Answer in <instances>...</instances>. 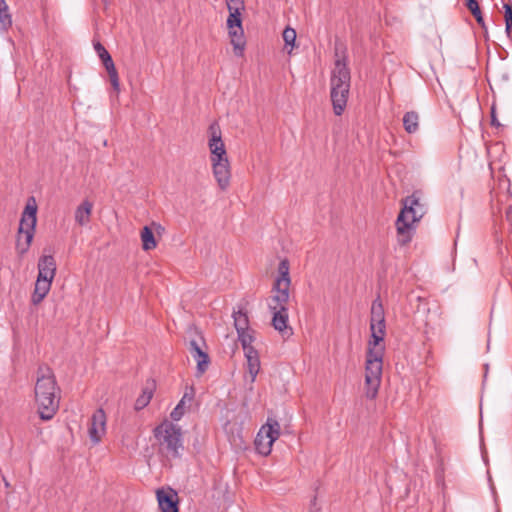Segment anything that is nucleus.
I'll use <instances>...</instances> for the list:
<instances>
[{
	"instance_id": "0eeeda50",
	"label": "nucleus",
	"mask_w": 512,
	"mask_h": 512,
	"mask_svg": "<svg viewBox=\"0 0 512 512\" xmlns=\"http://www.w3.org/2000/svg\"><path fill=\"white\" fill-rule=\"evenodd\" d=\"M31 200L32 204L30 202L27 203L19 223L16 240V250L19 255H23L28 251L34 237L37 206L34 198H31Z\"/></svg>"
},
{
	"instance_id": "c756f323",
	"label": "nucleus",
	"mask_w": 512,
	"mask_h": 512,
	"mask_svg": "<svg viewBox=\"0 0 512 512\" xmlns=\"http://www.w3.org/2000/svg\"><path fill=\"white\" fill-rule=\"evenodd\" d=\"M504 9H505L504 18H505V26H506L505 30H506L507 34L510 35L511 31H512V6L509 4H505Z\"/></svg>"
},
{
	"instance_id": "f257e3e1",
	"label": "nucleus",
	"mask_w": 512,
	"mask_h": 512,
	"mask_svg": "<svg viewBox=\"0 0 512 512\" xmlns=\"http://www.w3.org/2000/svg\"><path fill=\"white\" fill-rule=\"evenodd\" d=\"M370 331L371 339L368 341L365 365V394L367 398L374 399L381 384L385 353L383 341L386 335V323L384 307L380 297H377L371 305Z\"/></svg>"
},
{
	"instance_id": "6ab92c4d",
	"label": "nucleus",
	"mask_w": 512,
	"mask_h": 512,
	"mask_svg": "<svg viewBox=\"0 0 512 512\" xmlns=\"http://www.w3.org/2000/svg\"><path fill=\"white\" fill-rule=\"evenodd\" d=\"M245 357L247 360L248 372L251 376V382H254L260 370L258 352L255 349H248V352H245Z\"/></svg>"
},
{
	"instance_id": "f704fd0d",
	"label": "nucleus",
	"mask_w": 512,
	"mask_h": 512,
	"mask_svg": "<svg viewBox=\"0 0 512 512\" xmlns=\"http://www.w3.org/2000/svg\"><path fill=\"white\" fill-rule=\"evenodd\" d=\"M5 0H0V7H3Z\"/></svg>"
},
{
	"instance_id": "473e14b6",
	"label": "nucleus",
	"mask_w": 512,
	"mask_h": 512,
	"mask_svg": "<svg viewBox=\"0 0 512 512\" xmlns=\"http://www.w3.org/2000/svg\"><path fill=\"white\" fill-rule=\"evenodd\" d=\"M506 215H507V218H509L510 215H512V212H510V209L506 212Z\"/></svg>"
},
{
	"instance_id": "7c9ffc66",
	"label": "nucleus",
	"mask_w": 512,
	"mask_h": 512,
	"mask_svg": "<svg viewBox=\"0 0 512 512\" xmlns=\"http://www.w3.org/2000/svg\"><path fill=\"white\" fill-rule=\"evenodd\" d=\"M228 11L236 10H244L245 4L243 0H225Z\"/></svg>"
},
{
	"instance_id": "a878e982",
	"label": "nucleus",
	"mask_w": 512,
	"mask_h": 512,
	"mask_svg": "<svg viewBox=\"0 0 512 512\" xmlns=\"http://www.w3.org/2000/svg\"><path fill=\"white\" fill-rule=\"evenodd\" d=\"M466 7L471 11L472 15L475 17L476 21L480 25H484V20L476 0H466Z\"/></svg>"
},
{
	"instance_id": "f3484780",
	"label": "nucleus",
	"mask_w": 512,
	"mask_h": 512,
	"mask_svg": "<svg viewBox=\"0 0 512 512\" xmlns=\"http://www.w3.org/2000/svg\"><path fill=\"white\" fill-rule=\"evenodd\" d=\"M52 281L47 278L37 277L34 293L31 298L33 304H39L46 297L50 291Z\"/></svg>"
},
{
	"instance_id": "cd10ccee",
	"label": "nucleus",
	"mask_w": 512,
	"mask_h": 512,
	"mask_svg": "<svg viewBox=\"0 0 512 512\" xmlns=\"http://www.w3.org/2000/svg\"><path fill=\"white\" fill-rule=\"evenodd\" d=\"M12 24L11 16L8 13L7 5L0 7V30H7Z\"/></svg>"
},
{
	"instance_id": "393cba45",
	"label": "nucleus",
	"mask_w": 512,
	"mask_h": 512,
	"mask_svg": "<svg viewBox=\"0 0 512 512\" xmlns=\"http://www.w3.org/2000/svg\"><path fill=\"white\" fill-rule=\"evenodd\" d=\"M194 360L197 362V372L202 375L209 367L210 359L206 351L195 355Z\"/></svg>"
},
{
	"instance_id": "7ed1b4c3",
	"label": "nucleus",
	"mask_w": 512,
	"mask_h": 512,
	"mask_svg": "<svg viewBox=\"0 0 512 512\" xmlns=\"http://www.w3.org/2000/svg\"><path fill=\"white\" fill-rule=\"evenodd\" d=\"M208 147L213 176L219 188L225 191L231 182V166L222 140V133L217 123H212L209 126Z\"/></svg>"
},
{
	"instance_id": "412c9836",
	"label": "nucleus",
	"mask_w": 512,
	"mask_h": 512,
	"mask_svg": "<svg viewBox=\"0 0 512 512\" xmlns=\"http://www.w3.org/2000/svg\"><path fill=\"white\" fill-rule=\"evenodd\" d=\"M140 237L144 251H150L156 248L157 242L150 227L144 226L140 232Z\"/></svg>"
},
{
	"instance_id": "2eb2a0df",
	"label": "nucleus",
	"mask_w": 512,
	"mask_h": 512,
	"mask_svg": "<svg viewBox=\"0 0 512 512\" xmlns=\"http://www.w3.org/2000/svg\"><path fill=\"white\" fill-rule=\"evenodd\" d=\"M56 274V262L53 256L44 255L38 262V276L53 280Z\"/></svg>"
},
{
	"instance_id": "aec40b11",
	"label": "nucleus",
	"mask_w": 512,
	"mask_h": 512,
	"mask_svg": "<svg viewBox=\"0 0 512 512\" xmlns=\"http://www.w3.org/2000/svg\"><path fill=\"white\" fill-rule=\"evenodd\" d=\"M403 126L407 133H415L419 128V115L415 111L406 112L403 116Z\"/></svg>"
},
{
	"instance_id": "f03ea898",
	"label": "nucleus",
	"mask_w": 512,
	"mask_h": 512,
	"mask_svg": "<svg viewBox=\"0 0 512 512\" xmlns=\"http://www.w3.org/2000/svg\"><path fill=\"white\" fill-rule=\"evenodd\" d=\"M59 391L53 371L47 366H40L34 392L38 414L42 420H51L58 411Z\"/></svg>"
},
{
	"instance_id": "dca6fc26",
	"label": "nucleus",
	"mask_w": 512,
	"mask_h": 512,
	"mask_svg": "<svg viewBox=\"0 0 512 512\" xmlns=\"http://www.w3.org/2000/svg\"><path fill=\"white\" fill-rule=\"evenodd\" d=\"M194 399V390L193 388H190L189 391H186L179 401V403L176 405V407L171 412L170 416L172 420L179 421L182 416L185 414L187 409L191 406V403Z\"/></svg>"
},
{
	"instance_id": "20e7f679",
	"label": "nucleus",
	"mask_w": 512,
	"mask_h": 512,
	"mask_svg": "<svg viewBox=\"0 0 512 512\" xmlns=\"http://www.w3.org/2000/svg\"><path fill=\"white\" fill-rule=\"evenodd\" d=\"M336 60L330 77V96L334 113L340 116L346 107L350 90V70L347 66L345 51L335 49Z\"/></svg>"
},
{
	"instance_id": "c85d7f7f",
	"label": "nucleus",
	"mask_w": 512,
	"mask_h": 512,
	"mask_svg": "<svg viewBox=\"0 0 512 512\" xmlns=\"http://www.w3.org/2000/svg\"><path fill=\"white\" fill-rule=\"evenodd\" d=\"M283 40L286 44V46H291V48L294 47L295 41H296V31L291 27H286L282 34ZM292 49L288 51L290 54Z\"/></svg>"
},
{
	"instance_id": "9b49d317",
	"label": "nucleus",
	"mask_w": 512,
	"mask_h": 512,
	"mask_svg": "<svg viewBox=\"0 0 512 512\" xmlns=\"http://www.w3.org/2000/svg\"><path fill=\"white\" fill-rule=\"evenodd\" d=\"M93 47L109 75V79H110L113 89L115 91H119V89H120L119 77H118V73L115 68L114 62L111 58V55L98 40H93Z\"/></svg>"
},
{
	"instance_id": "a211bd4d",
	"label": "nucleus",
	"mask_w": 512,
	"mask_h": 512,
	"mask_svg": "<svg viewBox=\"0 0 512 512\" xmlns=\"http://www.w3.org/2000/svg\"><path fill=\"white\" fill-rule=\"evenodd\" d=\"M93 204L84 200L75 210V221L78 225L84 226L90 222Z\"/></svg>"
},
{
	"instance_id": "5701e85b",
	"label": "nucleus",
	"mask_w": 512,
	"mask_h": 512,
	"mask_svg": "<svg viewBox=\"0 0 512 512\" xmlns=\"http://www.w3.org/2000/svg\"><path fill=\"white\" fill-rule=\"evenodd\" d=\"M195 334H196V338H192L189 341V352L192 357L203 352L204 351L203 346H205L203 337L200 334H198L197 332H195Z\"/></svg>"
},
{
	"instance_id": "72a5a7b5",
	"label": "nucleus",
	"mask_w": 512,
	"mask_h": 512,
	"mask_svg": "<svg viewBox=\"0 0 512 512\" xmlns=\"http://www.w3.org/2000/svg\"><path fill=\"white\" fill-rule=\"evenodd\" d=\"M506 215H507V218H509L510 215H512V212H510V209L506 212Z\"/></svg>"
},
{
	"instance_id": "2f4dec72",
	"label": "nucleus",
	"mask_w": 512,
	"mask_h": 512,
	"mask_svg": "<svg viewBox=\"0 0 512 512\" xmlns=\"http://www.w3.org/2000/svg\"><path fill=\"white\" fill-rule=\"evenodd\" d=\"M491 125L494 126V127H501V123L498 121L497 119V116H496V108L494 105H492L491 107Z\"/></svg>"
},
{
	"instance_id": "1a4fd4ad",
	"label": "nucleus",
	"mask_w": 512,
	"mask_h": 512,
	"mask_svg": "<svg viewBox=\"0 0 512 512\" xmlns=\"http://www.w3.org/2000/svg\"><path fill=\"white\" fill-rule=\"evenodd\" d=\"M243 10L233 9L229 11L226 21L230 42L233 46V51L236 56H243L245 49L244 30L242 27L241 13Z\"/></svg>"
},
{
	"instance_id": "6e6552de",
	"label": "nucleus",
	"mask_w": 512,
	"mask_h": 512,
	"mask_svg": "<svg viewBox=\"0 0 512 512\" xmlns=\"http://www.w3.org/2000/svg\"><path fill=\"white\" fill-rule=\"evenodd\" d=\"M290 264L287 259H282L278 265V276L272 287L271 300L268 303L269 309L287 308L289 301V288L291 279L289 275Z\"/></svg>"
},
{
	"instance_id": "bb28decb",
	"label": "nucleus",
	"mask_w": 512,
	"mask_h": 512,
	"mask_svg": "<svg viewBox=\"0 0 512 512\" xmlns=\"http://www.w3.org/2000/svg\"><path fill=\"white\" fill-rule=\"evenodd\" d=\"M152 395H153L152 390L144 389L142 395H140L136 399L135 409L136 410H141L144 407H146L149 404V402H150V400L152 398Z\"/></svg>"
},
{
	"instance_id": "39448f33",
	"label": "nucleus",
	"mask_w": 512,
	"mask_h": 512,
	"mask_svg": "<svg viewBox=\"0 0 512 512\" xmlns=\"http://www.w3.org/2000/svg\"><path fill=\"white\" fill-rule=\"evenodd\" d=\"M159 446V453L167 459L179 458L184 449L183 433L179 425L164 420L153 430Z\"/></svg>"
},
{
	"instance_id": "423d86ee",
	"label": "nucleus",
	"mask_w": 512,
	"mask_h": 512,
	"mask_svg": "<svg viewBox=\"0 0 512 512\" xmlns=\"http://www.w3.org/2000/svg\"><path fill=\"white\" fill-rule=\"evenodd\" d=\"M424 213V207L418 198L409 196L403 201V208L396 221L397 240L401 246L412 240L413 224L419 221Z\"/></svg>"
},
{
	"instance_id": "4468645a",
	"label": "nucleus",
	"mask_w": 512,
	"mask_h": 512,
	"mask_svg": "<svg viewBox=\"0 0 512 512\" xmlns=\"http://www.w3.org/2000/svg\"><path fill=\"white\" fill-rule=\"evenodd\" d=\"M156 495L161 512H179L177 493L174 490L159 489Z\"/></svg>"
},
{
	"instance_id": "ddd939ff",
	"label": "nucleus",
	"mask_w": 512,
	"mask_h": 512,
	"mask_svg": "<svg viewBox=\"0 0 512 512\" xmlns=\"http://www.w3.org/2000/svg\"><path fill=\"white\" fill-rule=\"evenodd\" d=\"M272 314L271 324L283 338H289L293 334V329L288 324V308L269 309Z\"/></svg>"
},
{
	"instance_id": "4be33fe9",
	"label": "nucleus",
	"mask_w": 512,
	"mask_h": 512,
	"mask_svg": "<svg viewBox=\"0 0 512 512\" xmlns=\"http://www.w3.org/2000/svg\"><path fill=\"white\" fill-rule=\"evenodd\" d=\"M234 326L237 332H243L249 329V318L246 312L242 310L233 312Z\"/></svg>"
},
{
	"instance_id": "b1692460",
	"label": "nucleus",
	"mask_w": 512,
	"mask_h": 512,
	"mask_svg": "<svg viewBox=\"0 0 512 512\" xmlns=\"http://www.w3.org/2000/svg\"><path fill=\"white\" fill-rule=\"evenodd\" d=\"M237 334H238V339L241 342L242 347L245 352H248V349H254L251 345L254 340L253 330H251L249 328V329L244 330L243 332H237Z\"/></svg>"
},
{
	"instance_id": "9d476101",
	"label": "nucleus",
	"mask_w": 512,
	"mask_h": 512,
	"mask_svg": "<svg viewBox=\"0 0 512 512\" xmlns=\"http://www.w3.org/2000/svg\"><path fill=\"white\" fill-rule=\"evenodd\" d=\"M280 436V424L277 420L268 418L267 423L263 425L255 439V448L263 456L271 453L273 443Z\"/></svg>"
},
{
	"instance_id": "f8f14e48",
	"label": "nucleus",
	"mask_w": 512,
	"mask_h": 512,
	"mask_svg": "<svg viewBox=\"0 0 512 512\" xmlns=\"http://www.w3.org/2000/svg\"><path fill=\"white\" fill-rule=\"evenodd\" d=\"M106 433V414L102 408L97 409L91 419L88 434L93 444H98Z\"/></svg>"
}]
</instances>
